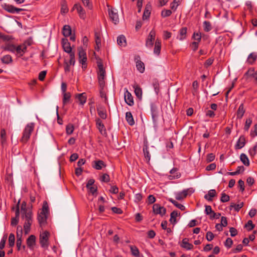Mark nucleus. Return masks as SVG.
Masks as SVG:
<instances>
[{
  "label": "nucleus",
  "instance_id": "nucleus-1",
  "mask_svg": "<svg viewBox=\"0 0 257 257\" xmlns=\"http://www.w3.org/2000/svg\"><path fill=\"white\" fill-rule=\"evenodd\" d=\"M32 204L27 207V203L25 201H23L21 204V214L22 217L25 218V222L24 224V229L25 233L28 234L30 231L31 225L33 222L32 219Z\"/></svg>",
  "mask_w": 257,
  "mask_h": 257
},
{
  "label": "nucleus",
  "instance_id": "nucleus-2",
  "mask_svg": "<svg viewBox=\"0 0 257 257\" xmlns=\"http://www.w3.org/2000/svg\"><path fill=\"white\" fill-rule=\"evenodd\" d=\"M62 43L64 51L69 54L70 64L74 65L75 63V52L72 51L70 43L67 39H63Z\"/></svg>",
  "mask_w": 257,
  "mask_h": 257
},
{
  "label": "nucleus",
  "instance_id": "nucleus-3",
  "mask_svg": "<svg viewBox=\"0 0 257 257\" xmlns=\"http://www.w3.org/2000/svg\"><path fill=\"white\" fill-rule=\"evenodd\" d=\"M34 126L35 124L33 122L29 123L26 125L24 130L22 137L20 140L22 143L25 144L29 140L31 134L34 131Z\"/></svg>",
  "mask_w": 257,
  "mask_h": 257
},
{
  "label": "nucleus",
  "instance_id": "nucleus-4",
  "mask_svg": "<svg viewBox=\"0 0 257 257\" xmlns=\"http://www.w3.org/2000/svg\"><path fill=\"white\" fill-rule=\"evenodd\" d=\"M78 56H79V62L82 64V69H84L87 67V56L85 51L83 49L82 47H79L78 48Z\"/></svg>",
  "mask_w": 257,
  "mask_h": 257
},
{
  "label": "nucleus",
  "instance_id": "nucleus-5",
  "mask_svg": "<svg viewBox=\"0 0 257 257\" xmlns=\"http://www.w3.org/2000/svg\"><path fill=\"white\" fill-rule=\"evenodd\" d=\"M49 232L47 231H44L40 235V243L42 247L47 248L49 245Z\"/></svg>",
  "mask_w": 257,
  "mask_h": 257
},
{
  "label": "nucleus",
  "instance_id": "nucleus-6",
  "mask_svg": "<svg viewBox=\"0 0 257 257\" xmlns=\"http://www.w3.org/2000/svg\"><path fill=\"white\" fill-rule=\"evenodd\" d=\"M194 191V190L192 188L183 190L182 191L178 192L176 194V199L178 200H181L185 198L188 193L192 194Z\"/></svg>",
  "mask_w": 257,
  "mask_h": 257
},
{
  "label": "nucleus",
  "instance_id": "nucleus-7",
  "mask_svg": "<svg viewBox=\"0 0 257 257\" xmlns=\"http://www.w3.org/2000/svg\"><path fill=\"white\" fill-rule=\"evenodd\" d=\"M151 111L153 121L154 123H156L159 115V111L158 106L156 104L152 103L151 105Z\"/></svg>",
  "mask_w": 257,
  "mask_h": 257
},
{
  "label": "nucleus",
  "instance_id": "nucleus-8",
  "mask_svg": "<svg viewBox=\"0 0 257 257\" xmlns=\"http://www.w3.org/2000/svg\"><path fill=\"white\" fill-rule=\"evenodd\" d=\"M153 210L155 214H160L162 216L165 215L166 212V208L159 204H155L153 206Z\"/></svg>",
  "mask_w": 257,
  "mask_h": 257
},
{
  "label": "nucleus",
  "instance_id": "nucleus-9",
  "mask_svg": "<svg viewBox=\"0 0 257 257\" xmlns=\"http://www.w3.org/2000/svg\"><path fill=\"white\" fill-rule=\"evenodd\" d=\"M4 10L12 14H19L24 10L22 9L17 8L10 5L5 4L3 7Z\"/></svg>",
  "mask_w": 257,
  "mask_h": 257
},
{
  "label": "nucleus",
  "instance_id": "nucleus-10",
  "mask_svg": "<svg viewBox=\"0 0 257 257\" xmlns=\"http://www.w3.org/2000/svg\"><path fill=\"white\" fill-rule=\"evenodd\" d=\"M97 111L100 119H105L107 118V112L104 106L98 105L97 106Z\"/></svg>",
  "mask_w": 257,
  "mask_h": 257
},
{
  "label": "nucleus",
  "instance_id": "nucleus-11",
  "mask_svg": "<svg viewBox=\"0 0 257 257\" xmlns=\"http://www.w3.org/2000/svg\"><path fill=\"white\" fill-rule=\"evenodd\" d=\"M156 33L153 30H152L148 36V37L146 40V46L149 48H152L154 41L155 39Z\"/></svg>",
  "mask_w": 257,
  "mask_h": 257
},
{
  "label": "nucleus",
  "instance_id": "nucleus-12",
  "mask_svg": "<svg viewBox=\"0 0 257 257\" xmlns=\"http://www.w3.org/2000/svg\"><path fill=\"white\" fill-rule=\"evenodd\" d=\"M135 60L136 63V67L137 70L141 73H143L145 71V64L141 61L140 56H136Z\"/></svg>",
  "mask_w": 257,
  "mask_h": 257
},
{
  "label": "nucleus",
  "instance_id": "nucleus-13",
  "mask_svg": "<svg viewBox=\"0 0 257 257\" xmlns=\"http://www.w3.org/2000/svg\"><path fill=\"white\" fill-rule=\"evenodd\" d=\"M244 76L248 78H253L254 80L255 83H257V70L255 71L253 68L248 69L247 72L244 74Z\"/></svg>",
  "mask_w": 257,
  "mask_h": 257
},
{
  "label": "nucleus",
  "instance_id": "nucleus-14",
  "mask_svg": "<svg viewBox=\"0 0 257 257\" xmlns=\"http://www.w3.org/2000/svg\"><path fill=\"white\" fill-rule=\"evenodd\" d=\"M73 9H76L77 10V13H78L79 16L81 19L83 20L85 19V12L80 4L77 3L75 4L73 6Z\"/></svg>",
  "mask_w": 257,
  "mask_h": 257
},
{
  "label": "nucleus",
  "instance_id": "nucleus-15",
  "mask_svg": "<svg viewBox=\"0 0 257 257\" xmlns=\"http://www.w3.org/2000/svg\"><path fill=\"white\" fill-rule=\"evenodd\" d=\"M27 48V46L25 44L16 46L15 53L19 57L23 56L26 52Z\"/></svg>",
  "mask_w": 257,
  "mask_h": 257
},
{
  "label": "nucleus",
  "instance_id": "nucleus-16",
  "mask_svg": "<svg viewBox=\"0 0 257 257\" xmlns=\"http://www.w3.org/2000/svg\"><path fill=\"white\" fill-rule=\"evenodd\" d=\"M115 10H110L108 11L109 16L111 21L114 23V24H117L119 22V18L117 12Z\"/></svg>",
  "mask_w": 257,
  "mask_h": 257
},
{
  "label": "nucleus",
  "instance_id": "nucleus-17",
  "mask_svg": "<svg viewBox=\"0 0 257 257\" xmlns=\"http://www.w3.org/2000/svg\"><path fill=\"white\" fill-rule=\"evenodd\" d=\"M96 127L101 134L103 135L106 133V129L104 124L100 118H96L95 119Z\"/></svg>",
  "mask_w": 257,
  "mask_h": 257
},
{
  "label": "nucleus",
  "instance_id": "nucleus-18",
  "mask_svg": "<svg viewBox=\"0 0 257 257\" xmlns=\"http://www.w3.org/2000/svg\"><path fill=\"white\" fill-rule=\"evenodd\" d=\"M125 102L130 106L134 104V98L131 93L126 89L124 94Z\"/></svg>",
  "mask_w": 257,
  "mask_h": 257
},
{
  "label": "nucleus",
  "instance_id": "nucleus-19",
  "mask_svg": "<svg viewBox=\"0 0 257 257\" xmlns=\"http://www.w3.org/2000/svg\"><path fill=\"white\" fill-rule=\"evenodd\" d=\"M178 169L177 168H173L170 171V175L169 176L170 180L178 179L181 177V173L178 172Z\"/></svg>",
  "mask_w": 257,
  "mask_h": 257
},
{
  "label": "nucleus",
  "instance_id": "nucleus-20",
  "mask_svg": "<svg viewBox=\"0 0 257 257\" xmlns=\"http://www.w3.org/2000/svg\"><path fill=\"white\" fill-rule=\"evenodd\" d=\"M97 66L98 68V78H104L105 75V71L103 68L102 63L100 61L97 62Z\"/></svg>",
  "mask_w": 257,
  "mask_h": 257
},
{
  "label": "nucleus",
  "instance_id": "nucleus-21",
  "mask_svg": "<svg viewBox=\"0 0 257 257\" xmlns=\"http://www.w3.org/2000/svg\"><path fill=\"white\" fill-rule=\"evenodd\" d=\"M92 167L96 170H100L103 167H105L106 165L103 161L96 160L93 162Z\"/></svg>",
  "mask_w": 257,
  "mask_h": 257
},
{
  "label": "nucleus",
  "instance_id": "nucleus-22",
  "mask_svg": "<svg viewBox=\"0 0 257 257\" xmlns=\"http://www.w3.org/2000/svg\"><path fill=\"white\" fill-rule=\"evenodd\" d=\"M257 59V53L256 52L251 53L247 57L246 63L248 64L252 65Z\"/></svg>",
  "mask_w": 257,
  "mask_h": 257
},
{
  "label": "nucleus",
  "instance_id": "nucleus-23",
  "mask_svg": "<svg viewBox=\"0 0 257 257\" xmlns=\"http://www.w3.org/2000/svg\"><path fill=\"white\" fill-rule=\"evenodd\" d=\"M245 144V139L244 136H241L238 140L235 146V149H240L243 148Z\"/></svg>",
  "mask_w": 257,
  "mask_h": 257
},
{
  "label": "nucleus",
  "instance_id": "nucleus-24",
  "mask_svg": "<svg viewBox=\"0 0 257 257\" xmlns=\"http://www.w3.org/2000/svg\"><path fill=\"white\" fill-rule=\"evenodd\" d=\"M180 246L187 250H191L193 248V245L188 242V239L187 238H184L182 240Z\"/></svg>",
  "mask_w": 257,
  "mask_h": 257
},
{
  "label": "nucleus",
  "instance_id": "nucleus-25",
  "mask_svg": "<svg viewBox=\"0 0 257 257\" xmlns=\"http://www.w3.org/2000/svg\"><path fill=\"white\" fill-rule=\"evenodd\" d=\"M47 214L40 212L38 215V220L41 226L43 225L47 220Z\"/></svg>",
  "mask_w": 257,
  "mask_h": 257
},
{
  "label": "nucleus",
  "instance_id": "nucleus-26",
  "mask_svg": "<svg viewBox=\"0 0 257 257\" xmlns=\"http://www.w3.org/2000/svg\"><path fill=\"white\" fill-rule=\"evenodd\" d=\"M143 152L145 158L148 163H149L151 159V155L149 151V147L147 144H145L143 147Z\"/></svg>",
  "mask_w": 257,
  "mask_h": 257
},
{
  "label": "nucleus",
  "instance_id": "nucleus-27",
  "mask_svg": "<svg viewBox=\"0 0 257 257\" xmlns=\"http://www.w3.org/2000/svg\"><path fill=\"white\" fill-rule=\"evenodd\" d=\"M125 119L127 123L131 126L135 124V120L134 119L133 115L130 111L125 113Z\"/></svg>",
  "mask_w": 257,
  "mask_h": 257
},
{
  "label": "nucleus",
  "instance_id": "nucleus-28",
  "mask_svg": "<svg viewBox=\"0 0 257 257\" xmlns=\"http://www.w3.org/2000/svg\"><path fill=\"white\" fill-rule=\"evenodd\" d=\"M216 195V191L214 189H211L209 190L207 194L204 196L205 199L209 201H212V198L215 196Z\"/></svg>",
  "mask_w": 257,
  "mask_h": 257
},
{
  "label": "nucleus",
  "instance_id": "nucleus-29",
  "mask_svg": "<svg viewBox=\"0 0 257 257\" xmlns=\"http://www.w3.org/2000/svg\"><path fill=\"white\" fill-rule=\"evenodd\" d=\"M178 215H180V213H178L177 211L174 210L172 211L170 215V222L173 224H175L177 223L176 217Z\"/></svg>",
  "mask_w": 257,
  "mask_h": 257
},
{
  "label": "nucleus",
  "instance_id": "nucleus-30",
  "mask_svg": "<svg viewBox=\"0 0 257 257\" xmlns=\"http://www.w3.org/2000/svg\"><path fill=\"white\" fill-rule=\"evenodd\" d=\"M71 28L69 25L64 26L62 30V33L63 35L67 37H69L71 35Z\"/></svg>",
  "mask_w": 257,
  "mask_h": 257
},
{
  "label": "nucleus",
  "instance_id": "nucleus-31",
  "mask_svg": "<svg viewBox=\"0 0 257 257\" xmlns=\"http://www.w3.org/2000/svg\"><path fill=\"white\" fill-rule=\"evenodd\" d=\"M161 48V41L159 40H157L155 44V47L154 49V54L159 55L160 53Z\"/></svg>",
  "mask_w": 257,
  "mask_h": 257
},
{
  "label": "nucleus",
  "instance_id": "nucleus-32",
  "mask_svg": "<svg viewBox=\"0 0 257 257\" xmlns=\"http://www.w3.org/2000/svg\"><path fill=\"white\" fill-rule=\"evenodd\" d=\"M36 241V237L34 235H31L27 240V244L29 247H33Z\"/></svg>",
  "mask_w": 257,
  "mask_h": 257
},
{
  "label": "nucleus",
  "instance_id": "nucleus-33",
  "mask_svg": "<svg viewBox=\"0 0 257 257\" xmlns=\"http://www.w3.org/2000/svg\"><path fill=\"white\" fill-rule=\"evenodd\" d=\"M76 97L79 100V103L81 105H83L86 101V96L85 93H82L77 95Z\"/></svg>",
  "mask_w": 257,
  "mask_h": 257
},
{
  "label": "nucleus",
  "instance_id": "nucleus-34",
  "mask_svg": "<svg viewBox=\"0 0 257 257\" xmlns=\"http://www.w3.org/2000/svg\"><path fill=\"white\" fill-rule=\"evenodd\" d=\"M245 112V110L243 107V104L241 103L237 111V118L240 119L243 116L244 113Z\"/></svg>",
  "mask_w": 257,
  "mask_h": 257
},
{
  "label": "nucleus",
  "instance_id": "nucleus-35",
  "mask_svg": "<svg viewBox=\"0 0 257 257\" xmlns=\"http://www.w3.org/2000/svg\"><path fill=\"white\" fill-rule=\"evenodd\" d=\"M243 206V202H241L238 204H234V203H231L230 205V209H232L234 208V209L236 211H238Z\"/></svg>",
  "mask_w": 257,
  "mask_h": 257
},
{
  "label": "nucleus",
  "instance_id": "nucleus-36",
  "mask_svg": "<svg viewBox=\"0 0 257 257\" xmlns=\"http://www.w3.org/2000/svg\"><path fill=\"white\" fill-rule=\"evenodd\" d=\"M240 159L245 166H248L249 165V161L248 157L245 154H241L240 156Z\"/></svg>",
  "mask_w": 257,
  "mask_h": 257
},
{
  "label": "nucleus",
  "instance_id": "nucleus-37",
  "mask_svg": "<svg viewBox=\"0 0 257 257\" xmlns=\"http://www.w3.org/2000/svg\"><path fill=\"white\" fill-rule=\"evenodd\" d=\"M187 29L186 27L181 28L179 31V40H183L186 37Z\"/></svg>",
  "mask_w": 257,
  "mask_h": 257
},
{
  "label": "nucleus",
  "instance_id": "nucleus-38",
  "mask_svg": "<svg viewBox=\"0 0 257 257\" xmlns=\"http://www.w3.org/2000/svg\"><path fill=\"white\" fill-rule=\"evenodd\" d=\"M61 13L66 14L68 12V8L67 5V2L65 0H62L61 2Z\"/></svg>",
  "mask_w": 257,
  "mask_h": 257
},
{
  "label": "nucleus",
  "instance_id": "nucleus-39",
  "mask_svg": "<svg viewBox=\"0 0 257 257\" xmlns=\"http://www.w3.org/2000/svg\"><path fill=\"white\" fill-rule=\"evenodd\" d=\"M117 42L118 45L120 46H125L126 44L125 37L123 35H120L117 37Z\"/></svg>",
  "mask_w": 257,
  "mask_h": 257
},
{
  "label": "nucleus",
  "instance_id": "nucleus-40",
  "mask_svg": "<svg viewBox=\"0 0 257 257\" xmlns=\"http://www.w3.org/2000/svg\"><path fill=\"white\" fill-rule=\"evenodd\" d=\"M168 200L172 204H173L176 207L180 209V210H184L185 209V207L183 205L179 203L178 202L174 200L172 198H169Z\"/></svg>",
  "mask_w": 257,
  "mask_h": 257
},
{
  "label": "nucleus",
  "instance_id": "nucleus-41",
  "mask_svg": "<svg viewBox=\"0 0 257 257\" xmlns=\"http://www.w3.org/2000/svg\"><path fill=\"white\" fill-rule=\"evenodd\" d=\"M130 247L132 255L136 257H139L140 255V251L138 247L135 245H130Z\"/></svg>",
  "mask_w": 257,
  "mask_h": 257
},
{
  "label": "nucleus",
  "instance_id": "nucleus-42",
  "mask_svg": "<svg viewBox=\"0 0 257 257\" xmlns=\"http://www.w3.org/2000/svg\"><path fill=\"white\" fill-rule=\"evenodd\" d=\"M134 88L135 89V93L136 95V96L139 98L141 99L142 96V89L137 85H135L134 86Z\"/></svg>",
  "mask_w": 257,
  "mask_h": 257
},
{
  "label": "nucleus",
  "instance_id": "nucleus-43",
  "mask_svg": "<svg viewBox=\"0 0 257 257\" xmlns=\"http://www.w3.org/2000/svg\"><path fill=\"white\" fill-rule=\"evenodd\" d=\"M151 14V7L150 6L147 5L145 11L144 12V14L143 16V20H146L148 18H149Z\"/></svg>",
  "mask_w": 257,
  "mask_h": 257
},
{
  "label": "nucleus",
  "instance_id": "nucleus-44",
  "mask_svg": "<svg viewBox=\"0 0 257 257\" xmlns=\"http://www.w3.org/2000/svg\"><path fill=\"white\" fill-rule=\"evenodd\" d=\"M2 62L4 64H8L13 61L12 57L9 55H6L1 58Z\"/></svg>",
  "mask_w": 257,
  "mask_h": 257
},
{
  "label": "nucleus",
  "instance_id": "nucleus-45",
  "mask_svg": "<svg viewBox=\"0 0 257 257\" xmlns=\"http://www.w3.org/2000/svg\"><path fill=\"white\" fill-rule=\"evenodd\" d=\"M16 46L13 44H8L4 47V50L15 53Z\"/></svg>",
  "mask_w": 257,
  "mask_h": 257
},
{
  "label": "nucleus",
  "instance_id": "nucleus-46",
  "mask_svg": "<svg viewBox=\"0 0 257 257\" xmlns=\"http://www.w3.org/2000/svg\"><path fill=\"white\" fill-rule=\"evenodd\" d=\"M71 97V94L69 92L63 93V104H66L69 101Z\"/></svg>",
  "mask_w": 257,
  "mask_h": 257
},
{
  "label": "nucleus",
  "instance_id": "nucleus-47",
  "mask_svg": "<svg viewBox=\"0 0 257 257\" xmlns=\"http://www.w3.org/2000/svg\"><path fill=\"white\" fill-rule=\"evenodd\" d=\"M95 43H96V45L95 47V49L96 50H98L100 46H101V38H100V36L97 34H95Z\"/></svg>",
  "mask_w": 257,
  "mask_h": 257
},
{
  "label": "nucleus",
  "instance_id": "nucleus-48",
  "mask_svg": "<svg viewBox=\"0 0 257 257\" xmlns=\"http://www.w3.org/2000/svg\"><path fill=\"white\" fill-rule=\"evenodd\" d=\"M204 30L205 32H209L212 29L211 23L208 21H204L203 24Z\"/></svg>",
  "mask_w": 257,
  "mask_h": 257
},
{
  "label": "nucleus",
  "instance_id": "nucleus-49",
  "mask_svg": "<svg viewBox=\"0 0 257 257\" xmlns=\"http://www.w3.org/2000/svg\"><path fill=\"white\" fill-rule=\"evenodd\" d=\"M15 237L13 233H10L9 237V245L10 247H13L15 244Z\"/></svg>",
  "mask_w": 257,
  "mask_h": 257
},
{
  "label": "nucleus",
  "instance_id": "nucleus-50",
  "mask_svg": "<svg viewBox=\"0 0 257 257\" xmlns=\"http://www.w3.org/2000/svg\"><path fill=\"white\" fill-rule=\"evenodd\" d=\"M254 227V224H253L252 221L250 220H248L247 223L245 225V227H246L248 231L252 230Z\"/></svg>",
  "mask_w": 257,
  "mask_h": 257
},
{
  "label": "nucleus",
  "instance_id": "nucleus-51",
  "mask_svg": "<svg viewBox=\"0 0 257 257\" xmlns=\"http://www.w3.org/2000/svg\"><path fill=\"white\" fill-rule=\"evenodd\" d=\"M1 138L2 144H4L6 142V132L4 129L2 130L1 131Z\"/></svg>",
  "mask_w": 257,
  "mask_h": 257
},
{
  "label": "nucleus",
  "instance_id": "nucleus-52",
  "mask_svg": "<svg viewBox=\"0 0 257 257\" xmlns=\"http://www.w3.org/2000/svg\"><path fill=\"white\" fill-rule=\"evenodd\" d=\"M252 123V119L251 118H248L246 120L245 125L244 127V129L245 131H248L249 128L250 126V125Z\"/></svg>",
  "mask_w": 257,
  "mask_h": 257
},
{
  "label": "nucleus",
  "instance_id": "nucleus-53",
  "mask_svg": "<svg viewBox=\"0 0 257 257\" xmlns=\"http://www.w3.org/2000/svg\"><path fill=\"white\" fill-rule=\"evenodd\" d=\"M172 13V11L170 10H164L161 12V16L163 18L167 17L170 16Z\"/></svg>",
  "mask_w": 257,
  "mask_h": 257
},
{
  "label": "nucleus",
  "instance_id": "nucleus-54",
  "mask_svg": "<svg viewBox=\"0 0 257 257\" xmlns=\"http://www.w3.org/2000/svg\"><path fill=\"white\" fill-rule=\"evenodd\" d=\"M48 211H49V207H48V203L46 201H44L43 202L42 210L41 212L47 214L48 213Z\"/></svg>",
  "mask_w": 257,
  "mask_h": 257
},
{
  "label": "nucleus",
  "instance_id": "nucleus-55",
  "mask_svg": "<svg viewBox=\"0 0 257 257\" xmlns=\"http://www.w3.org/2000/svg\"><path fill=\"white\" fill-rule=\"evenodd\" d=\"M74 131V126L72 124H69L66 126V131L68 135L72 134Z\"/></svg>",
  "mask_w": 257,
  "mask_h": 257
},
{
  "label": "nucleus",
  "instance_id": "nucleus-56",
  "mask_svg": "<svg viewBox=\"0 0 257 257\" xmlns=\"http://www.w3.org/2000/svg\"><path fill=\"white\" fill-rule=\"evenodd\" d=\"M229 200V196L228 195H226L224 193H222L221 194V197L220 198V201L222 202H226Z\"/></svg>",
  "mask_w": 257,
  "mask_h": 257
},
{
  "label": "nucleus",
  "instance_id": "nucleus-57",
  "mask_svg": "<svg viewBox=\"0 0 257 257\" xmlns=\"http://www.w3.org/2000/svg\"><path fill=\"white\" fill-rule=\"evenodd\" d=\"M70 65H71V64H70V60L69 61H67L66 60L64 61V70L65 72H70ZM72 65H73L72 64Z\"/></svg>",
  "mask_w": 257,
  "mask_h": 257
},
{
  "label": "nucleus",
  "instance_id": "nucleus-58",
  "mask_svg": "<svg viewBox=\"0 0 257 257\" xmlns=\"http://www.w3.org/2000/svg\"><path fill=\"white\" fill-rule=\"evenodd\" d=\"M233 241L230 238H227L224 242V245L227 248H230L232 245Z\"/></svg>",
  "mask_w": 257,
  "mask_h": 257
},
{
  "label": "nucleus",
  "instance_id": "nucleus-59",
  "mask_svg": "<svg viewBox=\"0 0 257 257\" xmlns=\"http://www.w3.org/2000/svg\"><path fill=\"white\" fill-rule=\"evenodd\" d=\"M0 39L4 41L7 42L10 40L11 37L9 35H5L0 32Z\"/></svg>",
  "mask_w": 257,
  "mask_h": 257
},
{
  "label": "nucleus",
  "instance_id": "nucleus-60",
  "mask_svg": "<svg viewBox=\"0 0 257 257\" xmlns=\"http://www.w3.org/2000/svg\"><path fill=\"white\" fill-rule=\"evenodd\" d=\"M257 144L251 149H250L248 151L249 155L253 157L256 153Z\"/></svg>",
  "mask_w": 257,
  "mask_h": 257
},
{
  "label": "nucleus",
  "instance_id": "nucleus-61",
  "mask_svg": "<svg viewBox=\"0 0 257 257\" xmlns=\"http://www.w3.org/2000/svg\"><path fill=\"white\" fill-rule=\"evenodd\" d=\"M23 234V229L21 226H18L17 228V237H22Z\"/></svg>",
  "mask_w": 257,
  "mask_h": 257
},
{
  "label": "nucleus",
  "instance_id": "nucleus-62",
  "mask_svg": "<svg viewBox=\"0 0 257 257\" xmlns=\"http://www.w3.org/2000/svg\"><path fill=\"white\" fill-rule=\"evenodd\" d=\"M193 38L197 42H199L201 39V35L200 33H194Z\"/></svg>",
  "mask_w": 257,
  "mask_h": 257
},
{
  "label": "nucleus",
  "instance_id": "nucleus-63",
  "mask_svg": "<svg viewBox=\"0 0 257 257\" xmlns=\"http://www.w3.org/2000/svg\"><path fill=\"white\" fill-rule=\"evenodd\" d=\"M214 237V234L211 231H208L206 233V238L208 241H211L213 239Z\"/></svg>",
  "mask_w": 257,
  "mask_h": 257
},
{
  "label": "nucleus",
  "instance_id": "nucleus-64",
  "mask_svg": "<svg viewBox=\"0 0 257 257\" xmlns=\"http://www.w3.org/2000/svg\"><path fill=\"white\" fill-rule=\"evenodd\" d=\"M100 180L102 182H108L110 180L109 176L107 174H104L102 176Z\"/></svg>",
  "mask_w": 257,
  "mask_h": 257
}]
</instances>
